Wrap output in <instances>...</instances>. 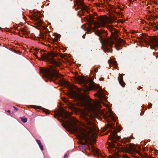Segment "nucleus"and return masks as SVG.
<instances>
[{
    "label": "nucleus",
    "mask_w": 158,
    "mask_h": 158,
    "mask_svg": "<svg viewBox=\"0 0 158 158\" xmlns=\"http://www.w3.org/2000/svg\"><path fill=\"white\" fill-rule=\"evenodd\" d=\"M111 22L110 19L106 15L100 16L99 18L98 21L94 23V26L96 28H98L101 26H106L111 32L112 38H109L107 39L102 38V34L105 32L103 30H97L96 31L95 34L100 37L99 39L101 42L102 44V48L105 52H112L111 46L114 44V40H116L118 36V31L114 29L112 26L106 25Z\"/></svg>",
    "instance_id": "nucleus-1"
},
{
    "label": "nucleus",
    "mask_w": 158,
    "mask_h": 158,
    "mask_svg": "<svg viewBox=\"0 0 158 158\" xmlns=\"http://www.w3.org/2000/svg\"><path fill=\"white\" fill-rule=\"evenodd\" d=\"M71 114L63 108L60 109L58 115L64 119H67V121L61 120L64 127L68 131L74 133L78 140L79 143V126L78 121L74 117L70 116Z\"/></svg>",
    "instance_id": "nucleus-2"
},
{
    "label": "nucleus",
    "mask_w": 158,
    "mask_h": 158,
    "mask_svg": "<svg viewBox=\"0 0 158 158\" xmlns=\"http://www.w3.org/2000/svg\"><path fill=\"white\" fill-rule=\"evenodd\" d=\"M67 86L70 90V97L74 99L75 102L73 104L69 103L68 108L73 110L76 114H79V89L73 84L68 83Z\"/></svg>",
    "instance_id": "nucleus-3"
},
{
    "label": "nucleus",
    "mask_w": 158,
    "mask_h": 158,
    "mask_svg": "<svg viewBox=\"0 0 158 158\" xmlns=\"http://www.w3.org/2000/svg\"><path fill=\"white\" fill-rule=\"evenodd\" d=\"M87 123L84 128L80 127V139L86 140L89 139V134L93 133L92 135L95 137L98 133V128L95 124L87 119Z\"/></svg>",
    "instance_id": "nucleus-4"
},
{
    "label": "nucleus",
    "mask_w": 158,
    "mask_h": 158,
    "mask_svg": "<svg viewBox=\"0 0 158 158\" xmlns=\"http://www.w3.org/2000/svg\"><path fill=\"white\" fill-rule=\"evenodd\" d=\"M80 105L89 109L94 111L100 103L98 101H94V103L91 102V100L85 94H81L80 92Z\"/></svg>",
    "instance_id": "nucleus-5"
},
{
    "label": "nucleus",
    "mask_w": 158,
    "mask_h": 158,
    "mask_svg": "<svg viewBox=\"0 0 158 158\" xmlns=\"http://www.w3.org/2000/svg\"><path fill=\"white\" fill-rule=\"evenodd\" d=\"M40 71L44 73L45 77L47 78L50 81H53L55 83H57L56 80L58 78L62 76L61 75L58 73L57 70L56 69L52 67L49 69H41Z\"/></svg>",
    "instance_id": "nucleus-6"
},
{
    "label": "nucleus",
    "mask_w": 158,
    "mask_h": 158,
    "mask_svg": "<svg viewBox=\"0 0 158 158\" xmlns=\"http://www.w3.org/2000/svg\"><path fill=\"white\" fill-rule=\"evenodd\" d=\"M34 54L36 58L39 60H42L43 61H45L47 62H49L55 66H57L58 65V62L54 59L53 57L54 55L53 53H43L41 55V58H39L36 54Z\"/></svg>",
    "instance_id": "nucleus-7"
},
{
    "label": "nucleus",
    "mask_w": 158,
    "mask_h": 158,
    "mask_svg": "<svg viewBox=\"0 0 158 158\" xmlns=\"http://www.w3.org/2000/svg\"><path fill=\"white\" fill-rule=\"evenodd\" d=\"M80 84H82V88H80V92L83 91L85 92H89L91 90L95 89L97 87L93 84H90L89 86H88L86 84L88 81L84 77L80 76Z\"/></svg>",
    "instance_id": "nucleus-8"
},
{
    "label": "nucleus",
    "mask_w": 158,
    "mask_h": 158,
    "mask_svg": "<svg viewBox=\"0 0 158 158\" xmlns=\"http://www.w3.org/2000/svg\"><path fill=\"white\" fill-rule=\"evenodd\" d=\"M140 38L141 39L144 41L145 42L147 43V41H150L152 44L156 47L158 46V37L156 36L148 37H147L145 35H142Z\"/></svg>",
    "instance_id": "nucleus-9"
},
{
    "label": "nucleus",
    "mask_w": 158,
    "mask_h": 158,
    "mask_svg": "<svg viewBox=\"0 0 158 158\" xmlns=\"http://www.w3.org/2000/svg\"><path fill=\"white\" fill-rule=\"evenodd\" d=\"M103 116L106 120L108 122L110 121L111 120H112L114 122L116 121L114 114L113 113L111 109H109L108 111H107L106 114H104Z\"/></svg>",
    "instance_id": "nucleus-10"
},
{
    "label": "nucleus",
    "mask_w": 158,
    "mask_h": 158,
    "mask_svg": "<svg viewBox=\"0 0 158 158\" xmlns=\"http://www.w3.org/2000/svg\"><path fill=\"white\" fill-rule=\"evenodd\" d=\"M109 139L111 140V143H110V146L111 148H113L115 146L114 143H116L115 141L119 139V137L117 135L115 132H112L109 137Z\"/></svg>",
    "instance_id": "nucleus-11"
},
{
    "label": "nucleus",
    "mask_w": 158,
    "mask_h": 158,
    "mask_svg": "<svg viewBox=\"0 0 158 158\" xmlns=\"http://www.w3.org/2000/svg\"><path fill=\"white\" fill-rule=\"evenodd\" d=\"M126 152L131 154L133 156H134L133 154L135 152L140 155L139 152L138 151L136 150L135 147L134 146L131 145H130L127 149Z\"/></svg>",
    "instance_id": "nucleus-12"
},
{
    "label": "nucleus",
    "mask_w": 158,
    "mask_h": 158,
    "mask_svg": "<svg viewBox=\"0 0 158 158\" xmlns=\"http://www.w3.org/2000/svg\"><path fill=\"white\" fill-rule=\"evenodd\" d=\"M80 13L81 11H82V13H83L84 11H87L88 10V8L87 6L85 5L84 3L82 0H80ZM82 15V14H81L80 13V15Z\"/></svg>",
    "instance_id": "nucleus-13"
},
{
    "label": "nucleus",
    "mask_w": 158,
    "mask_h": 158,
    "mask_svg": "<svg viewBox=\"0 0 158 158\" xmlns=\"http://www.w3.org/2000/svg\"><path fill=\"white\" fill-rule=\"evenodd\" d=\"M124 44V41L120 38H119L115 44L116 49L119 50L122 49V45Z\"/></svg>",
    "instance_id": "nucleus-14"
},
{
    "label": "nucleus",
    "mask_w": 158,
    "mask_h": 158,
    "mask_svg": "<svg viewBox=\"0 0 158 158\" xmlns=\"http://www.w3.org/2000/svg\"><path fill=\"white\" fill-rule=\"evenodd\" d=\"M72 81L76 83L79 84V76L77 72L75 73V74L73 77Z\"/></svg>",
    "instance_id": "nucleus-15"
},
{
    "label": "nucleus",
    "mask_w": 158,
    "mask_h": 158,
    "mask_svg": "<svg viewBox=\"0 0 158 158\" xmlns=\"http://www.w3.org/2000/svg\"><path fill=\"white\" fill-rule=\"evenodd\" d=\"M119 77H118V80L120 85L123 87H124L125 85V84L123 80V78L122 76L119 74Z\"/></svg>",
    "instance_id": "nucleus-16"
},
{
    "label": "nucleus",
    "mask_w": 158,
    "mask_h": 158,
    "mask_svg": "<svg viewBox=\"0 0 158 158\" xmlns=\"http://www.w3.org/2000/svg\"><path fill=\"white\" fill-rule=\"evenodd\" d=\"M74 7L75 10H77L79 8V0H74Z\"/></svg>",
    "instance_id": "nucleus-17"
},
{
    "label": "nucleus",
    "mask_w": 158,
    "mask_h": 158,
    "mask_svg": "<svg viewBox=\"0 0 158 158\" xmlns=\"http://www.w3.org/2000/svg\"><path fill=\"white\" fill-rule=\"evenodd\" d=\"M94 96L100 99H102L103 97V94L101 92H98V93L95 94Z\"/></svg>",
    "instance_id": "nucleus-18"
},
{
    "label": "nucleus",
    "mask_w": 158,
    "mask_h": 158,
    "mask_svg": "<svg viewBox=\"0 0 158 158\" xmlns=\"http://www.w3.org/2000/svg\"><path fill=\"white\" fill-rule=\"evenodd\" d=\"M21 31L23 32V35H27L30 33L29 31H27L26 29L21 28Z\"/></svg>",
    "instance_id": "nucleus-19"
},
{
    "label": "nucleus",
    "mask_w": 158,
    "mask_h": 158,
    "mask_svg": "<svg viewBox=\"0 0 158 158\" xmlns=\"http://www.w3.org/2000/svg\"><path fill=\"white\" fill-rule=\"evenodd\" d=\"M36 140L37 142V143L39 145V146L41 150L42 151H43L44 150V148H43V146L42 144V143L41 142V141H40V140H39L38 139H36Z\"/></svg>",
    "instance_id": "nucleus-20"
},
{
    "label": "nucleus",
    "mask_w": 158,
    "mask_h": 158,
    "mask_svg": "<svg viewBox=\"0 0 158 158\" xmlns=\"http://www.w3.org/2000/svg\"><path fill=\"white\" fill-rule=\"evenodd\" d=\"M109 63L110 64H112L115 67H116L117 65V64L116 61L115 60H109Z\"/></svg>",
    "instance_id": "nucleus-21"
},
{
    "label": "nucleus",
    "mask_w": 158,
    "mask_h": 158,
    "mask_svg": "<svg viewBox=\"0 0 158 158\" xmlns=\"http://www.w3.org/2000/svg\"><path fill=\"white\" fill-rule=\"evenodd\" d=\"M88 21L90 24H92L94 23V19L93 16H91L88 19Z\"/></svg>",
    "instance_id": "nucleus-22"
},
{
    "label": "nucleus",
    "mask_w": 158,
    "mask_h": 158,
    "mask_svg": "<svg viewBox=\"0 0 158 158\" xmlns=\"http://www.w3.org/2000/svg\"><path fill=\"white\" fill-rule=\"evenodd\" d=\"M92 150L94 153L95 154L99 155V151L98 149L94 148H93L92 149Z\"/></svg>",
    "instance_id": "nucleus-23"
},
{
    "label": "nucleus",
    "mask_w": 158,
    "mask_h": 158,
    "mask_svg": "<svg viewBox=\"0 0 158 158\" xmlns=\"http://www.w3.org/2000/svg\"><path fill=\"white\" fill-rule=\"evenodd\" d=\"M20 118L21 121L24 123H26L27 121V119L26 118L22 117H20Z\"/></svg>",
    "instance_id": "nucleus-24"
},
{
    "label": "nucleus",
    "mask_w": 158,
    "mask_h": 158,
    "mask_svg": "<svg viewBox=\"0 0 158 158\" xmlns=\"http://www.w3.org/2000/svg\"><path fill=\"white\" fill-rule=\"evenodd\" d=\"M43 111L45 112L46 114H48L49 113V110L48 109L44 108Z\"/></svg>",
    "instance_id": "nucleus-25"
},
{
    "label": "nucleus",
    "mask_w": 158,
    "mask_h": 158,
    "mask_svg": "<svg viewBox=\"0 0 158 158\" xmlns=\"http://www.w3.org/2000/svg\"><path fill=\"white\" fill-rule=\"evenodd\" d=\"M86 25L85 24H83L81 27V28L85 30V31H87V28L86 27H85V26Z\"/></svg>",
    "instance_id": "nucleus-26"
},
{
    "label": "nucleus",
    "mask_w": 158,
    "mask_h": 158,
    "mask_svg": "<svg viewBox=\"0 0 158 158\" xmlns=\"http://www.w3.org/2000/svg\"><path fill=\"white\" fill-rule=\"evenodd\" d=\"M32 107L34 108H36V109L37 108V109H39L40 108V106H36L33 105V106H32Z\"/></svg>",
    "instance_id": "nucleus-27"
},
{
    "label": "nucleus",
    "mask_w": 158,
    "mask_h": 158,
    "mask_svg": "<svg viewBox=\"0 0 158 158\" xmlns=\"http://www.w3.org/2000/svg\"><path fill=\"white\" fill-rule=\"evenodd\" d=\"M122 158H129V157L127 155H124L122 156Z\"/></svg>",
    "instance_id": "nucleus-28"
},
{
    "label": "nucleus",
    "mask_w": 158,
    "mask_h": 158,
    "mask_svg": "<svg viewBox=\"0 0 158 158\" xmlns=\"http://www.w3.org/2000/svg\"><path fill=\"white\" fill-rule=\"evenodd\" d=\"M63 100L64 101V102L65 103H67V102H68V101L67 100V99L65 98H64L63 99Z\"/></svg>",
    "instance_id": "nucleus-29"
},
{
    "label": "nucleus",
    "mask_w": 158,
    "mask_h": 158,
    "mask_svg": "<svg viewBox=\"0 0 158 158\" xmlns=\"http://www.w3.org/2000/svg\"><path fill=\"white\" fill-rule=\"evenodd\" d=\"M13 107L14 108V109H15V112H16V111H18V109L17 108L15 107V106H13Z\"/></svg>",
    "instance_id": "nucleus-30"
},
{
    "label": "nucleus",
    "mask_w": 158,
    "mask_h": 158,
    "mask_svg": "<svg viewBox=\"0 0 158 158\" xmlns=\"http://www.w3.org/2000/svg\"><path fill=\"white\" fill-rule=\"evenodd\" d=\"M124 139L125 140H126L127 141H128V140H129V139H128V138H124Z\"/></svg>",
    "instance_id": "nucleus-31"
},
{
    "label": "nucleus",
    "mask_w": 158,
    "mask_h": 158,
    "mask_svg": "<svg viewBox=\"0 0 158 158\" xmlns=\"http://www.w3.org/2000/svg\"><path fill=\"white\" fill-rule=\"evenodd\" d=\"M54 41L57 42V39H54Z\"/></svg>",
    "instance_id": "nucleus-32"
},
{
    "label": "nucleus",
    "mask_w": 158,
    "mask_h": 158,
    "mask_svg": "<svg viewBox=\"0 0 158 158\" xmlns=\"http://www.w3.org/2000/svg\"><path fill=\"white\" fill-rule=\"evenodd\" d=\"M8 113H9V114H10V110H8L7 111Z\"/></svg>",
    "instance_id": "nucleus-33"
},
{
    "label": "nucleus",
    "mask_w": 158,
    "mask_h": 158,
    "mask_svg": "<svg viewBox=\"0 0 158 158\" xmlns=\"http://www.w3.org/2000/svg\"><path fill=\"white\" fill-rule=\"evenodd\" d=\"M67 154H66L64 155V158H66V157H67Z\"/></svg>",
    "instance_id": "nucleus-34"
},
{
    "label": "nucleus",
    "mask_w": 158,
    "mask_h": 158,
    "mask_svg": "<svg viewBox=\"0 0 158 158\" xmlns=\"http://www.w3.org/2000/svg\"><path fill=\"white\" fill-rule=\"evenodd\" d=\"M41 52H45V51H44V50H41V51H40V53H41V54H42V53H41Z\"/></svg>",
    "instance_id": "nucleus-35"
},
{
    "label": "nucleus",
    "mask_w": 158,
    "mask_h": 158,
    "mask_svg": "<svg viewBox=\"0 0 158 158\" xmlns=\"http://www.w3.org/2000/svg\"><path fill=\"white\" fill-rule=\"evenodd\" d=\"M35 51H37V53H38V52H39V50H38V49H35Z\"/></svg>",
    "instance_id": "nucleus-36"
},
{
    "label": "nucleus",
    "mask_w": 158,
    "mask_h": 158,
    "mask_svg": "<svg viewBox=\"0 0 158 158\" xmlns=\"http://www.w3.org/2000/svg\"><path fill=\"white\" fill-rule=\"evenodd\" d=\"M85 35H83L82 37L83 38H85Z\"/></svg>",
    "instance_id": "nucleus-37"
},
{
    "label": "nucleus",
    "mask_w": 158,
    "mask_h": 158,
    "mask_svg": "<svg viewBox=\"0 0 158 158\" xmlns=\"http://www.w3.org/2000/svg\"><path fill=\"white\" fill-rule=\"evenodd\" d=\"M49 32V31H46V33H48V32Z\"/></svg>",
    "instance_id": "nucleus-38"
},
{
    "label": "nucleus",
    "mask_w": 158,
    "mask_h": 158,
    "mask_svg": "<svg viewBox=\"0 0 158 158\" xmlns=\"http://www.w3.org/2000/svg\"><path fill=\"white\" fill-rule=\"evenodd\" d=\"M152 105V104H149V106H151Z\"/></svg>",
    "instance_id": "nucleus-39"
},
{
    "label": "nucleus",
    "mask_w": 158,
    "mask_h": 158,
    "mask_svg": "<svg viewBox=\"0 0 158 158\" xmlns=\"http://www.w3.org/2000/svg\"><path fill=\"white\" fill-rule=\"evenodd\" d=\"M77 14V15H79V11H78Z\"/></svg>",
    "instance_id": "nucleus-40"
},
{
    "label": "nucleus",
    "mask_w": 158,
    "mask_h": 158,
    "mask_svg": "<svg viewBox=\"0 0 158 158\" xmlns=\"http://www.w3.org/2000/svg\"><path fill=\"white\" fill-rule=\"evenodd\" d=\"M102 78H100L99 79V80H100V81H102Z\"/></svg>",
    "instance_id": "nucleus-41"
},
{
    "label": "nucleus",
    "mask_w": 158,
    "mask_h": 158,
    "mask_svg": "<svg viewBox=\"0 0 158 158\" xmlns=\"http://www.w3.org/2000/svg\"><path fill=\"white\" fill-rule=\"evenodd\" d=\"M15 52L16 53H18V52H19V53L20 52L19 51L16 52V51Z\"/></svg>",
    "instance_id": "nucleus-42"
},
{
    "label": "nucleus",
    "mask_w": 158,
    "mask_h": 158,
    "mask_svg": "<svg viewBox=\"0 0 158 158\" xmlns=\"http://www.w3.org/2000/svg\"><path fill=\"white\" fill-rule=\"evenodd\" d=\"M112 125H110V127H112Z\"/></svg>",
    "instance_id": "nucleus-43"
},
{
    "label": "nucleus",
    "mask_w": 158,
    "mask_h": 158,
    "mask_svg": "<svg viewBox=\"0 0 158 158\" xmlns=\"http://www.w3.org/2000/svg\"><path fill=\"white\" fill-rule=\"evenodd\" d=\"M79 143H80V144H81V142L80 141Z\"/></svg>",
    "instance_id": "nucleus-44"
},
{
    "label": "nucleus",
    "mask_w": 158,
    "mask_h": 158,
    "mask_svg": "<svg viewBox=\"0 0 158 158\" xmlns=\"http://www.w3.org/2000/svg\"><path fill=\"white\" fill-rule=\"evenodd\" d=\"M2 29V28L0 27V30H1Z\"/></svg>",
    "instance_id": "nucleus-45"
},
{
    "label": "nucleus",
    "mask_w": 158,
    "mask_h": 158,
    "mask_svg": "<svg viewBox=\"0 0 158 158\" xmlns=\"http://www.w3.org/2000/svg\"><path fill=\"white\" fill-rule=\"evenodd\" d=\"M156 152H158V150H156Z\"/></svg>",
    "instance_id": "nucleus-46"
},
{
    "label": "nucleus",
    "mask_w": 158,
    "mask_h": 158,
    "mask_svg": "<svg viewBox=\"0 0 158 158\" xmlns=\"http://www.w3.org/2000/svg\"><path fill=\"white\" fill-rule=\"evenodd\" d=\"M44 37V35H43V37Z\"/></svg>",
    "instance_id": "nucleus-47"
},
{
    "label": "nucleus",
    "mask_w": 158,
    "mask_h": 158,
    "mask_svg": "<svg viewBox=\"0 0 158 158\" xmlns=\"http://www.w3.org/2000/svg\"><path fill=\"white\" fill-rule=\"evenodd\" d=\"M109 66H110V65H109Z\"/></svg>",
    "instance_id": "nucleus-48"
},
{
    "label": "nucleus",
    "mask_w": 158,
    "mask_h": 158,
    "mask_svg": "<svg viewBox=\"0 0 158 158\" xmlns=\"http://www.w3.org/2000/svg\"><path fill=\"white\" fill-rule=\"evenodd\" d=\"M79 111H80V109Z\"/></svg>",
    "instance_id": "nucleus-49"
}]
</instances>
